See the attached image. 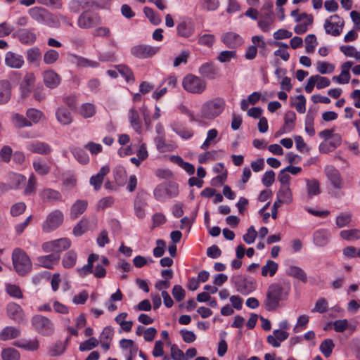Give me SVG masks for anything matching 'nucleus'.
<instances>
[{
  "label": "nucleus",
  "mask_w": 360,
  "mask_h": 360,
  "mask_svg": "<svg viewBox=\"0 0 360 360\" xmlns=\"http://www.w3.org/2000/svg\"><path fill=\"white\" fill-rule=\"evenodd\" d=\"M290 291L289 285H282L280 283H271L267 288L266 297L263 304L269 311H275L280 306V302L288 299Z\"/></svg>",
  "instance_id": "f257e3e1"
},
{
  "label": "nucleus",
  "mask_w": 360,
  "mask_h": 360,
  "mask_svg": "<svg viewBox=\"0 0 360 360\" xmlns=\"http://www.w3.org/2000/svg\"><path fill=\"white\" fill-rule=\"evenodd\" d=\"M224 98L217 97L205 102L201 107L200 116L205 120H214L219 116L225 109Z\"/></svg>",
  "instance_id": "f03ea898"
},
{
  "label": "nucleus",
  "mask_w": 360,
  "mask_h": 360,
  "mask_svg": "<svg viewBox=\"0 0 360 360\" xmlns=\"http://www.w3.org/2000/svg\"><path fill=\"white\" fill-rule=\"evenodd\" d=\"M15 270L20 276H25L31 271L32 262L27 254L20 248H15L12 253Z\"/></svg>",
  "instance_id": "7ed1b4c3"
},
{
  "label": "nucleus",
  "mask_w": 360,
  "mask_h": 360,
  "mask_svg": "<svg viewBox=\"0 0 360 360\" xmlns=\"http://www.w3.org/2000/svg\"><path fill=\"white\" fill-rule=\"evenodd\" d=\"M99 258L96 254H90L88 257L87 264L81 268H78L77 271L79 276L84 277L88 274H93L96 278H104L106 275V270L102 264H97L94 269V264Z\"/></svg>",
  "instance_id": "20e7f679"
},
{
  "label": "nucleus",
  "mask_w": 360,
  "mask_h": 360,
  "mask_svg": "<svg viewBox=\"0 0 360 360\" xmlns=\"http://www.w3.org/2000/svg\"><path fill=\"white\" fill-rule=\"evenodd\" d=\"M182 86L188 93L201 94L205 91L207 83L201 77L188 74L184 77Z\"/></svg>",
  "instance_id": "39448f33"
},
{
  "label": "nucleus",
  "mask_w": 360,
  "mask_h": 360,
  "mask_svg": "<svg viewBox=\"0 0 360 360\" xmlns=\"http://www.w3.org/2000/svg\"><path fill=\"white\" fill-rule=\"evenodd\" d=\"M178 195L179 186L174 182L160 184L153 191L154 198L160 202H163L167 198H174Z\"/></svg>",
  "instance_id": "423d86ee"
},
{
  "label": "nucleus",
  "mask_w": 360,
  "mask_h": 360,
  "mask_svg": "<svg viewBox=\"0 0 360 360\" xmlns=\"http://www.w3.org/2000/svg\"><path fill=\"white\" fill-rule=\"evenodd\" d=\"M31 322L34 329L43 336H50L54 333L53 322L44 316L35 315L32 318Z\"/></svg>",
  "instance_id": "0eeeda50"
},
{
  "label": "nucleus",
  "mask_w": 360,
  "mask_h": 360,
  "mask_svg": "<svg viewBox=\"0 0 360 360\" xmlns=\"http://www.w3.org/2000/svg\"><path fill=\"white\" fill-rule=\"evenodd\" d=\"M64 221V214L60 210H54L47 215L41 225L42 231L51 233L57 229Z\"/></svg>",
  "instance_id": "6e6552de"
},
{
  "label": "nucleus",
  "mask_w": 360,
  "mask_h": 360,
  "mask_svg": "<svg viewBox=\"0 0 360 360\" xmlns=\"http://www.w3.org/2000/svg\"><path fill=\"white\" fill-rule=\"evenodd\" d=\"M86 10L83 11L77 19V25L81 29H91L101 23V18L98 13Z\"/></svg>",
  "instance_id": "1a4fd4ad"
},
{
  "label": "nucleus",
  "mask_w": 360,
  "mask_h": 360,
  "mask_svg": "<svg viewBox=\"0 0 360 360\" xmlns=\"http://www.w3.org/2000/svg\"><path fill=\"white\" fill-rule=\"evenodd\" d=\"M176 30L179 37L189 39L195 33V22L191 18L183 17L177 22Z\"/></svg>",
  "instance_id": "9d476101"
},
{
  "label": "nucleus",
  "mask_w": 360,
  "mask_h": 360,
  "mask_svg": "<svg viewBox=\"0 0 360 360\" xmlns=\"http://www.w3.org/2000/svg\"><path fill=\"white\" fill-rule=\"evenodd\" d=\"M344 24V20L339 15H333L325 20L323 27L326 34L338 37L341 34Z\"/></svg>",
  "instance_id": "9b49d317"
},
{
  "label": "nucleus",
  "mask_w": 360,
  "mask_h": 360,
  "mask_svg": "<svg viewBox=\"0 0 360 360\" xmlns=\"http://www.w3.org/2000/svg\"><path fill=\"white\" fill-rule=\"evenodd\" d=\"M71 245V241L67 238H62L45 242L42 244L41 248L44 252H55L58 254L65 250H68Z\"/></svg>",
  "instance_id": "f8f14e48"
},
{
  "label": "nucleus",
  "mask_w": 360,
  "mask_h": 360,
  "mask_svg": "<svg viewBox=\"0 0 360 360\" xmlns=\"http://www.w3.org/2000/svg\"><path fill=\"white\" fill-rule=\"evenodd\" d=\"M238 292L242 295H247L256 289V282L252 279L243 278L240 276L232 278Z\"/></svg>",
  "instance_id": "ddd939ff"
},
{
  "label": "nucleus",
  "mask_w": 360,
  "mask_h": 360,
  "mask_svg": "<svg viewBox=\"0 0 360 360\" xmlns=\"http://www.w3.org/2000/svg\"><path fill=\"white\" fill-rule=\"evenodd\" d=\"M159 51V47L147 44H139L131 49V53L136 58L145 59L155 55Z\"/></svg>",
  "instance_id": "4468645a"
},
{
  "label": "nucleus",
  "mask_w": 360,
  "mask_h": 360,
  "mask_svg": "<svg viewBox=\"0 0 360 360\" xmlns=\"http://www.w3.org/2000/svg\"><path fill=\"white\" fill-rule=\"evenodd\" d=\"M324 171L330 183L335 188L340 190L344 188V180L340 172L334 166L327 165Z\"/></svg>",
  "instance_id": "2eb2a0df"
},
{
  "label": "nucleus",
  "mask_w": 360,
  "mask_h": 360,
  "mask_svg": "<svg viewBox=\"0 0 360 360\" xmlns=\"http://www.w3.org/2000/svg\"><path fill=\"white\" fill-rule=\"evenodd\" d=\"M13 37L18 39L22 44L32 45L37 40V34L33 29L22 28L16 30Z\"/></svg>",
  "instance_id": "dca6fc26"
},
{
  "label": "nucleus",
  "mask_w": 360,
  "mask_h": 360,
  "mask_svg": "<svg viewBox=\"0 0 360 360\" xmlns=\"http://www.w3.org/2000/svg\"><path fill=\"white\" fill-rule=\"evenodd\" d=\"M98 4L94 1L71 0L68 4L70 11L78 13L80 11L91 10L98 8Z\"/></svg>",
  "instance_id": "f3484780"
},
{
  "label": "nucleus",
  "mask_w": 360,
  "mask_h": 360,
  "mask_svg": "<svg viewBox=\"0 0 360 360\" xmlns=\"http://www.w3.org/2000/svg\"><path fill=\"white\" fill-rule=\"evenodd\" d=\"M312 239L315 246L319 248L325 247L330 241L331 233L327 229H319L313 233Z\"/></svg>",
  "instance_id": "a211bd4d"
},
{
  "label": "nucleus",
  "mask_w": 360,
  "mask_h": 360,
  "mask_svg": "<svg viewBox=\"0 0 360 360\" xmlns=\"http://www.w3.org/2000/svg\"><path fill=\"white\" fill-rule=\"evenodd\" d=\"M26 148L31 153L41 155H49L52 152V148L49 143L40 141H32L27 143Z\"/></svg>",
  "instance_id": "6ab92c4d"
},
{
  "label": "nucleus",
  "mask_w": 360,
  "mask_h": 360,
  "mask_svg": "<svg viewBox=\"0 0 360 360\" xmlns=\"http://www.w3.org/2000/svg\"><path fill=\"white\" fill-rule=\"evenodd\" d=\"M39 196L44 202L56 204L63 201L61 193L58 191L50 188L41 190Z\"/></svg>",
  "instance_id": "aec40b11"
},
{
  "label": "nucleus",
  "mask_w": 360,
  "mask_h": 360,
  "mask_svg": "<svg viewBox=\"0 0 360 360\" xmlns=\"http://www.w3.org/2000/svg\"><path fill=\"white\" fill-rule=\"evenodd\" d=\"M342 143V138L339 134H335L331 139L328 141H323L319 144V149L321 153H328L338 146H340Z\"/></svg>",
  "instance_id": "412c9836"
},
{
  "label": "nucleus",
  "mask_w": 360,
  "mask_h": 360,
  "mask_svg": "<svg viewBox=\"0 0 360 360\" xmlns=\"http://www.w3.org/2000/svg\"><path fill=\"white\" fill-rule=\"evenodd\" d=\"M170 127L174 132L184 140H188L194 135L192 129L187 127L185 124L178 121H174L171 123Z\"/></svg>",
  "instance_id": "4be33fe9"
},
{
  "label": "nucleus",
  "mask_w": 360,
  "mask_h": 360,
  "mask_svg": "<svg viewBox=\"0 0 360 360\" xmlns=\"http://www.w3.org/2000/svg\"><path fill=\"white\" fill-rule=\"evenodd\" d=\"M43 81L47 88L53 89L60 84L61 77L54 70H48L43 72Z\"/></svg>",
  "instance_id": "5701e85b"
},
{
  "label": "nucleus",
  "mask_w": 360,
  "mask_h": 360,
  "mask_svg": "<svg viewBox=\"0 0 360 360\" xmlns=\"http://www.w3.org/2000/svg\"><path fill=\"white\" fill-rule=\"evenodd\" d=\"M7 314L15 322L20 323L24 320V311L17 303L11 302L7 305Z\"/></svg>",
  "instance_id": "b1692460"
},
{
  "label": "nucleus",
  "mask_w": 360,
  "mask_h": 360,
  "mask_svg": "<svg viewBox=\"0 0 360 360\" xmlns=\"http://www.w3.org/2000/svg\"><path fill=\"white\" fill-rule=\"evenodd\" d=\"M289 333L281 330H274L266 338L267 342L274 347H279L281 343L288 338Z\"/></svg>",
  "instance_id": "393cba45"
},
{
  "label": "nucleus",
  "mask_w": 360,
  "mask_h": 360,
  "mask_svg": "<svg viewBox=\"0 0 360 360\" xmlns=\"http://www.w3.org/2000/svg\"><path fill=\"white\" fill-rule=\"evenodd\" d=\"M59 259V254H50L38 257L37 262L41 267L52 269L58 263Z\"/></svg>",
  "instance_id": "a878e982"
},
{
  "label": "nucleus",
  "mask_w": 360,
  "mask_h": 360,
  "mask_svg": "<svg viewBox=\"0 0 360 360\" xmlns=\"http://www.w3.org/2000/svg\"><path fill=\"white\" fill-rule=\"evenodd\" d=\"M22 56L12 51H8L5 56V64L11 68L20 69L24 65Z\"/></svg>",
  "instance_id": "bb28decb"
},
{
  "label": "nucleus",
  "mask_w": 360,
  "mask_h": 360,
  "mask_svg": "<svg viewBox=\"0 0 360 360\" xmlns=\"http://www.w3.org/2000/svg\"><path fill=\"white\" fill-rule=\"evenodd\" d=\"M56 118L58 123L61 125H70L72 121L73 117L70 111L65 106H60L56 110Z\"/></svg>",
  "instance_id": "cd10ccee"
},
{
  "label": "nucleus",
  "mask_w": 360,
  "mask_h": 360,
  "mask_svg": "<svg viewBox=\"0 0 360 360\" xmlns=\"http://www.w3.org/2000/svg\"><path fill=\"white\" fill-rule=\"evenodd\" d=\"M271 8L272 5L269 6ZM274 21V13L271 9L268 10L266 13H263L261 18L258 21L259 27L264 32H267L271 29V25Z\"/></svg>",
  "instance_id": "c85d7f7f"
},
{
  "label": "nucleus",
  "mask_w": 360,
  "mask_h": 360,
  "mask_svg": "<svg viewBox=\"0 0 360 360\" xmlns=\"http://www.w3.org/2000/svg\"><path fill=\"white\" fill-rule=\"evenodd\" d=\"M222 41L228 48L236 49L243 44V39L236 33L228 32L223 36Z\"/></svg>",
  "instance_id": "c756f323"
},
{
  "label": "nucleus",
  "mask_w": 360,
  "mask_h": 360,
  "mask_svg": "<svg viewBox=\"0 0 360 360\" xmlns=\"http://www.w3.org/2000/svg\"><path fill=\"white\" fill-rule=\"evenodd\" d=\"M292 201V193L290 186H281L276 193V200L278 204L288 205Z\"/></svg>",
  "instance_id": "7c9ffc66"
},
{
  "label": "nucleus",
  "mask_w": 360,
  "mask_h": 360,
  "mask_svg": "<svg viewBox=\"0 0 360 360\" xmlns=\"http://www.w3.org/2000/svg\"><path fill=\"white\" fill-rule=\"evenodd\" d=\"M11 97V84L7 79L0 80V105L7 103Z\"/></svg>",
  "instance_id": "2f4dec72"
},
{
  "label": "nucleus",
  "mask_w": 360,
  "mask_h": 360,
  "mask_svg": "<svg viewBox=\"0 0 360 360\" xmlns=\"http://www.w3.org/2000/svg\"><path fill=\"white\" fill-rule=\"evenodd\" d=\"M109 172V167L103 166L96 175L90 178V184L94 186L95 191H98L101 188L104 176L108 174Z\"/></svg>",
  "instance_id": "473e14b6"
},
{
  "label": "nucleus",
  "mask_w": 360,
  "mask_h": 360,
  "mask_svg": "<svg viewBox=\"0 0 360 360\" xmlns=\"http://www.w3.org/2000/svg\"><path fill=\"white\" fill-rule=\"evenodd\" d=\"M30 17L40 24H45L48 12L42 7H32L28 10Z\"/></svg>",
  "instance_id": "72a5a7b5"
},
{
  "label": "nucleus",
  "mask_w": 360,
  "mask_h": 360,
  "mask_svg": "<svg viewBox=\"0 0 360 360\" xmlns=\"http://www.w3.org/2000/svg\"><path fill=\"white\" fill-rule=\"evenodd\" d=\"M13 345L19 348L27 351H36L39 347V343L37 339L33 340H18L14 342Z\"/></svg>",
  "instance_id": "f704fd0d"
},
{
  "label": "nucleus",
  "mask_w": 360,
  "mask_h": 360,
  "mask_svg": "<svg viewBox=\"0 0 360 360\" xmlns=\"http://www.w3.org/2000/svg\"><path fill=\"white\" fill-rule=\"evenodd\" d=\"M128 117L131 127L136 133L140 134L142 130V124L139 112L134 108L129 110Z\"/></svg>",
  "instance_id": "c9c22d12"
},
{
  "label": "nucleus",
  "mask_w": 360,
  "mask_h": 360,
  "mask_svg": "<svg viewBox=\"0 0 360 360\" xmlns=\"http://www.w3.org/2000/svg\"><path fill=\"white\" fill-rule=\"evenodd\" d=\"M20 330L13 326H6L0 332V340L6 341L18 338Z\"/></svg>",
  "instance_id": "e433bc0d"
},
{
  "label": "nucleus",
  "mask_w": 360,
  "mask_h": 360,
  "mask_svg": "<svg viewBox=\"0 0 360 360\" xmlns=\"http://www.w3.org/2000/svg\"><path fill=\"white\" fill-rule=\"evenodd\" d=\"M88 202L85 200H77L71 207L70 217L72 219H77L86 210Z\"/></svg>",
  "instance_id": "4c0bfd02"
},
{
  "label": "nucleus",
  "mask_w": 360,
  "mask_h": 360,
  "mask_svg": "<svg viewBox=\"0 0 360 360\" xmlns=\"http://www.w3.org/2000/svg\"><path fill=\"white\" fill-rule=\"evenodd\" d=\"M154 142L157 150L160 153L170 152L176 148L174 144L167 143L164 136H158L155 137Z\"/></svg>",
  "instance_id": "58836bf2"
},
{
  "label": "nucleus",
  "mask_w": 360,
  "mask_h": 360,
  "mask_svg": "<svg viewBox=\"0 0 360 360\" xmlns=\"http://www.w3.org/2000/svg\"><path fill=\"white\" fill-rule=\"evenodd\" d=\"M198 72L201 76L208 79L215 78L217 74V68L212 63H203L199 68Z\"/></svg>",
  "instance_id": "ea45409f"
},
{
  "label": "nucleus",
  "mask_w": 360,
  "mask_h": 360,
  "mask_svg": "<svg viewBox=\"0 0 360 360\" xmlns=\"http://www.w3.org/2000/svg\"><path fill=\"white\" fill-rule=\"evenodd\" d=\"M41 58V52L38 46L30 48L26 51V58L29 63L39 65Z\"/></svg>",
  "instance_id": "a19ab883"
},
{
  "label": "nucleus",
  "mask_w": 360,
  "mask_h": 360,
  "mask_svg": "<svg viewBox=\"0 0 360 360\" xmlns=\"http://www.w3.org/2000/svg\"><path fill=\"white\" fill-rule=\"evenodd\" d=\"M170 160L176 164L178 166L184 169L186 173L189 175H193L195 172L194 166L187 162H185L183 158L179 155H172L170 157Z\"/></svg>",
  "instance_id": "79ce46f5"
},
{
  "label": "nucleus",
  "mask_w": 360,
  "mask_h": 360,
  "mask_svg": "<svg viewBox=\"0 0 360 360\" xmlns=\"http://www.w3.org/2000/svg\"><path fill=\"white\" fill-rule=\"evenodd\" d=\"M147 206V202L146 200L141 198L140 196H137V198L134 200V214L139 219H143L146 216L145 208Z\"/></svg>",
  "instance_id": "37998d69"
},
{
  "label": "nucleus",
  "mask_w": 360,
  "mask_h": 360,
  "mask_svg": "<svg viewBox=\"0 0 360 360\" xmlns=\"http://www.w3.org/2000/svg\"><path fill=\"white\" fill-rule=\"evenodd\" d=\"M278 264L273 260H267L266 264L262 268L261 274L262 276L273 277L277 272Z\"/></svg>",
  "instance_id": "c03bdc74"
},
{
  "label": "nucleus",
  "mask_w": 360,
  "mask_h": 360,
  "mask_svg": "<svg viewBox=\"0 0 360 360\" xmlns=\"http://www.w3.org/2000/svg\"><path fill=\"white\" fill-rule=\"evenodd\" d=\"M34 171L39 175H46L51 171V167L44 162L41 158H38L32 162Z\"/></svg>",
  "instance_id": "a18cd8bd"
},
{
  "label": "nucleus",
  "mask_w": 360,
  "mask_h": 360,
  "mask_svg": "<svg viewBox=\"0 0 360 360\" xmlns=\"http://www.w3.org/2000/svg\"><path fill=\"white\" fill-rule=\"evenodd\" d=\"M79 113L85 119L92 117L96 114V106L91 103H83L79 108Z\"/></svg>",
  "instance_id": "49530a36"
},
{
  "label": "nucleus",
  "mask_w": 360,
  "mask_h": 360,
  "mask_svg": "<svg viewBox=\"0 0 360 360\" xmlns=\"http://www.w3.org/2000/svg\"><path fill=\"white\" fill-rule=\"evenodd\" d=\"M77 255L74 250L67 252L63 257L62 264L64 268L70 269L73 267L77 262Z\"/></svg>",
  "instance_id": "de8ad7c7"
},
{
  "label": "nucleus",
  "mask_w": 360,
  "mask_h": 360,
  "mask_svg": "<svg viewBox=\"0 0 360 360\" xmlns=\"http://www.w3.org/2000/svg\"><path fill=\"white\" fill-rule=\"evenodd\" d=\"M287 273L288 275L300 280L303 283L307 282V277L306 273L304 272V271L302 269H301L299 266H290L289 269H288Z\"/></svg>",
  "instance_id": "09e8293b"
},
{
  "label": "nucleus",
  "mask_w": 360,
  "mask_h": 360,
  "mask_svg": "<svg viewBox=\"0 0 360 360\" xmlns=\"http://www.w3.org/2000/svg\"><path fill=\"white\" fill-rule=\"evenodd\" d=\"M115 68L127 82H134L135 80L134 72L128 66L121 64L116 65Z\"/></svg>",
  "instance_id": "8fccbe9b"
},
{
  "label": "nucleus",
  "mask_w": 360,
  "mask_h": 360,
  "mask_svg": "<svg viewBox=\"0 0 360 360\" xmlns=\"http://www.w3.org/2000/svg\"><path fill=\"white\" fill-rule=\"evenodd\" d=\"M296 120V114L292 110L286 112L284 116L283 129L288 132L291 131L295 127V122Z\"/></svg>",
  "instance_id": "3c124183"
},
{
  "label": "nucleus",
  "mask_w": 360,
  "mask_h": 360,
  "mask_svg": "<svg viewBox=\"0 0 360 360\" xmlns=\"http://www.w3.org/2000/svg\"><path fill=\"white\" fill-rule=\"evenodd\" d=\"M71 153L75 159L81 164L85 165L89 162V157L88 154L84 150V149L76 147L71 149Z\"/></svg>",
  "instance_id": "603ef678"
},
{
  "label": "nucleus",
  "mask_w": 360,
  "mask_h": 360,
  "mask_svg": "<svg viewBox=\"0 0 360 360\" xmlns=\"http://www.w3.org/2000/svg\"><path fill=\"white\" fill-rule=\"evenodd\" d=\"M216 41V37L214 34H200L198 44L200 46H205L207 48H211L213 46Z\"/></svg>",
  "instance_id": "864d4df0"
},
{
  "label": "nucleus",
  "mask_w": 360,
  "mask_h": 360,
  "mask_svg": "<svg viewBox=\"0 0 360 360\" xmlns=\"http://www.w3.org/2000/svg\"><path fill=\"white\" fill-rule=\"evenodd\" d=\"M340 237L346 240H354L360 239V230L358 229H352L348 230H342L340 233Z\"/></svg>",
  "instance_id": "5fc2aeb1"
},
{
  "label": "nucleus",
  "mask_w": 360,
  "mask_h": 360,
  "mask_svg": "<svg viewBox=\"0 0 360 360\" xmlns=\"http://www.w3.org/2000/svg\"><path fill=\"white\" fill-rule=\"evenodd\" d=\"M1 358L3 360H20V354L15 349L8 347L2 350Z\"/></svg>",
  "instance_id": "6e6d98bb"
},
{
  "label": "nucleus",
  "mask_w": 360,
  "mask_h": 360,
  "mask_svg": "<svg viewBox=\"0 0 360 360\" xmlns=\"http://www.w3.org/2000/svg\"><path fill=\"white\" fill-rule=\"evenodd\" d=\"M59 53L54 49L47 50L43 57L44 63L46 65H52L59 59Z\"/></svg>",
  "instance_id": "4d7b16f0"
},
{
  "label": "nucleus",
  "mask_w": 360,
  "mask_h": 360,
  "mask_svg": "<svg viewBox=\"0 0 360 360\" xmlns=\"http://www.w3.org/2000/svg\"><path fill=\"white\" fill-rule=\"evenodd\" d=\"M218 134V131L216 129H210L207 133L206 139L201 145L200 148L206 150L210 148L212 142L216 143L214 139L217 137Z\"/></svg>",
  "instance_id": "13d9d810"
},
{
  "label": "nucleus",
  "mask_w": 360,
  "mask_h": 360,
  "mask_svg": "<svg viewBox=\"0 0 360 360\" xmlns=\"http://www.w3.org/2000/svg\"><path fill=\"white\" fill-rule=\"evenodd\" d=\"M6 292L13 298L22 299L23 297L20 288L15 284H6Z\"/></svg>",
  "instance_id": "bf43d9fd"
},
{
  "label": "nucleus",
  "mask_w": 360,
  "mask_h": 360,
  "mask_svg": "<svg viewBox=\"0 0 360 360\" xmlns=\"http://www.w3.org/2000/svg\"><path fill=\"white\" fill-rule=\"evenodd\" d=\"M328 302L326 300V299L323 297H320L316 300L314 307L311 311L313 313L317 312L320 314H323L328 311Z\"/></svg>",
  "instance_id": "052dcab7"
},
{
  "label": "nucleus",
  "mask_w": 360,
  "mask_h": 360,
  "mask_svg": "<svg viewBox=\"0 0 360 360\" xmlns=\"http://www.w3.org/2000/svg\"><path fill=\"white\" fill-rule=\"evenodd\" d=\"M9 178L11 180V184L13 189L19 188L21 185L25 184L26 177L22 174L13 173L9 175Z\"/></svg>",
  "instance_id": "680f3d73"
},
{
  "label": "nucleus",
  "mask_w": 360,
  "mask_h": 360,
  "mask_svg": "<svg viewBox=\"0 0 360 360\" xmlns=\"http://www.w3.org/2000/svg\"><path fill=\"white\" fill-rule=\"evenodd\" d=\"M335 347V345L331 339L324 340L320 345V350L326 357H329Z\"/></svg>",
  "instance_id": "e2e57ef3"
},
{
  "label": "nucleus",
  "mask_w": 360,
  "mask_h": 360,
  "mask_svg": "<svg viewBox=\"0 0 360 360\" xmlns=\"http://www.w3.org/2000/svg\"><path fill=\"white\" fill-rule=\"evenodd\" d=\"M89 221L86 219L80 220L73 228V234L75 236L83 235L88 229Z\"/></svg>",
  "instance_id": "0e129e2a"
},
{
  "label": "nucleus",
  "mask_w": 360,
  "mask_h": 360,
  "mask_svg": "<svg viewBox=\"0 0 360 360\" xmlns=\"http://www.w3.org/2000/svg\"><path fill=\"white\" fill-rule=\"evenodd\" d=\"M316 70L321 74H330L332 73L335 70L334 65L326 62V61H319L316 63Z\"/></svg>",
  "instance_id": "69168bd1"
},
{
  "label": "nucleus",
  "mask_w": 360,
  "mask_h": 360,
  "mask_svg": "<svg viewBox=\"0 0 360 360\" xmlns=\"http://www.w3.org/2000/svg\"><path fill=\"white\" fill-rule=\"evenodd\" d=\"M13 124L18 128L31 127L32 122L27 120L23 115L15 114L12 117Z\"/></svg>",
  "instance_id": "338daca9"
},
{
  "label": "nucleus",
  "mask_w": 360,
  "mask_h": 360,
  "mask_svg": "<svg viewBox=\"0 0 360 360\" xmlns=\"http://www.w3.org/2000/svg\"><path fill=\"white\" fill-rule=\"evenodd\" d=\"M309 321V317L307 315L303 314L297 318V323L293 328V332L295 333H300L304 330Z\"/></svg>",
  "instance_id": "774afa93"
}]
</instances>
